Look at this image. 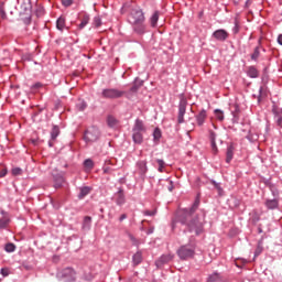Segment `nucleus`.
I'll use <instances>...</instances> for the list:
<instances>
[{
	"label": "nucleus",
	"instance_id": "f257e3e1",
	"mask_svg": "<svg viewBox=\"0 0 282 282\" xmlns=\"http://www.w3.org/2000/svg\"><path fill=\"white\" fill-rule=\"evenodd\" d=\"M199 203V198H196L193 207L183 212V218L181 219L183 224H187L189 232L195 236H199L204 232L206 217V213L204 210H197Z\"/></svg>",
	"mask_w": 282,
	"mask_h": 282
},
{
	"label": "nucleus",
	"instance_id": "f03ea898",
	"mask_svg": "<svg viewBox=\"0 0 282 282\" xmlns=\"http://www.w3.org/2000/svg\"><path fill=\"white\" fill-rule=\"evenodd\" d=\"M128 22L132 25L134 33L142 35L147 31L145 15L141 9H132L130 15H128Z\"/></svg>",
	"mask_w": 282,
	"mask_h": 282
},
{
	"label": "nucleus",
	"instance_id": "7ed1b4c3",
	"mask_svg": "<svg viewBox=\"0 0 282 282\" xmlns=\"http://www.w3.org/2000/svg\"><path fill=\"white\" fill-rule=\"evenodd\" d=\"M177 256L181 260L193 259L195 256V246L194 245H184L177 250Z\"/></svg>",
	"mask_w": 282,
	"mask_h": 282
},
{
	"label": "nucleus",
	"instance_id": "20e7f679",
	"mask_svg": "<svg viewBox=\"0 0 282 282\" xmlns=\"http://www.w3.org/2000/svg\"><path fill=\"white\" fill-rule=\"evenodd\" d=\"M126 95L124 90H120L117 88H106L101 93V97L104 99H109V100H115V99H120Z\"/></svg>",
	"mask_w": 282,
	"mask_h": 282
},
{
	"label": "nucleus",
	"instance_id": "39448f33",
	"mask_svg": "<svg viewBox=\"0 0 282 282\" xmlns=\"http://www.w3.org/2000/svg\"><path fill=\"white\" fill-rule=\"evenodd\" d=\"M76 272L73 268H65L58 272V278L68 282L75 281Z\"/></svg>",
	"mask_w": 282,
	"mask_h": 282
},
{
	"label": "nucleus",
	"instance_id": "423d86ee",
	"mask_svg": "<svg viewBox=\"0 0 282 282\" xmlns=\"http://www.w3.org/2000/svg\"><path fill=\"white\" fill-rule=\"evenodd\" d=\"M100 132L97 128H90L85 132L84 140L86 142H95L99 139Z\"/></svg>",
	"mask_w": 282,
	"mask_h": 282
},
{
	"label": "nucleus",
	"instance_id": "0eeeda50",
	"mask_svg": "<svg viewBox=\"0 0 282 282\" xmlns=\"http://www.w3.org/2000/svg\"><path fill=\"white\" fill-rule=\"evenodd\" d=\"M186 107H187V100L185 98H182L180 101L178 117H177V121L180 124L184 122V115L186 111Z\"/></svg>",
	"mask_w": 282,
	"mask_h": 282
},
{
	"label": "nucleus",
	"instance_id": "6e6552de",
	"mask_svg": "<svg viewBox=\"0 0 282 282\" xmlns=\"http://www.w3.org/2000/svg\"><path fill=\"white\" fill-rule=\"evenodd\" d=\"M213 37L216 41L224 42L229 37V33L224 29H218V30L213 32Z\"/></svg>",
	"mask_w": 282,
	"mask_h": 282
},
{
	"label": "nucleus",
	"instance_id": "1a4fd4ad",
	"mask_svg": "<svg viewBox=\"0 0 282 282\" xmlns=\"http://www.w3.org/2000/svg\"><path fill=\"white\" fill-rule=\"evenodd\" d=\"M173 261V254L169 253V254H163L159 260L155 261V265L158 268L163 267L164 264L169 263Z\"/></svg>",
	"mask_w": 282,
	"mask_h": 282
},
{
	"label": "nucleus",
	"instance_id": "9d476101",
	"mask_svg": "<svg viewBox=\"0 0 282 282\" xmlns=\"http://www.w3.org/2000/svg\"><path fill=\"white\" fill-rule=\"evenodd\" d=\"M267 96H268V88L265 85H263L259 88L258 94H253V97L258 99V102H260L261 99L265 98Z\"/></svg>",
	"mask_w": 282,
	"mask_h": 282
},
{
	"label": "nucleus",
	"instance_id": "9b49d317",
	"mask_svg": "<svg viewBox=\"0 0 282 282\" xmlns=\"http://www.w3.org/2000/svg\"><path fill=\"white\" fill-rule=\"evenodd\" d=\"M132 132H139V133L145 132V127H144L143 121H141V119H135Z\"/></svg>",
	"mask_w": 282,
	"mask_h": 282
},
{
	"label": "nucleus",
	"instance_id": "f8f14e48",
	"mask_svg": "<svg viewBox=\"0 0 282 282\" xmlns=\"http://www.w3.org/2000/svg\"><path fill=\"white\" fill-rule=\"evenodd\" d=\"M59 135V128L58 127H53V130L51 131V141H48V147H54V141L57 139Z\"/></svg>",
	"mask_w": 282,
	"mask_h": 282
},
{
	"label": "nucleus",
	"instance_id": "ddd939ff",
	"mask_svg": "<svg viewBox=\"0 0 282 282\" xmlns=\"http://www.w3.org/2000/svg\"><path fill=\"white\" fill-rule=\"evenodd\" d=\"M206 118L207 111L205 109L200 110V112L196 116V120L199 127H202L205 123Z\"/></svg>",
	"mask_w": 282,
	"mask_h": 282
},
{
	"label": "nucleus",
	"instance_id": "4468645a",
	"mask_svg": "<svg viewBox=\"0 0 282 282\" xmlns=\"http://www.w3.org/2000/svg\"><path fill=\"white\" fill-rule=\"evenodd\" d=\"M234 153H235V147H234V144H231L227 148V152H226L227 164H229L231 162V160H234Z\"/></svg>",
	"mask_w": 282,
	"mask_h": 282
},
{
	"label": "nucleus",
	"instance_id": "2eb2a0df",
	"mask_svg": "<svg viewBox=\"0 0 282 282\" xmlns=\"http://www.w3.org/2000/svg\"><path fill=\"white\" fill-rule=\"evenodd\" d=\"M66 28V19L64 17H59L56 20V29L61 32H63Z\"/></svg>",
	"mask_w": 282,
	"mask_h": 282
},
{
	"label": "nucleus",
	"instance_id": "dca6fc26",
	"mask_svg": "<svg viewBox=\"0 0 282 282\" xmlns=\"http://www.w3.org/2000/svg\"><path fill=\"white\" fill-rule=\"evenodd\" d=\"M143 261L142 252L138 251L132 256V263L133 265H139Z\"/></svg>",
	"mask_w": 282,
	"mask_h": 282
},
{
	"label": "nucleus",
	"instance_id": "f3484780",
	"mask_svg": "<svg viewBox=\"0 0 282 282\" xmlns=\"http://www.w3.org/2000/svg\"><path fill=\"white\" fill-rule=\"evenodd\" d=\"M160 20V12L155 11L150 18V24L152 28H156Z\"/></svg>",
	"mask_w": 282,
	"mask_h": 282
},
{
	"label": "nucleus",
	"instance_id": "a211bd4d",
	"mask_svg": "<svg viewBox=\"0 0 282 282\" xmlns=\"http://www.w3.org/2000/svg\"><path fill=\"white\" fill-rule=\"evenodd\" d=\"M89 193H91V187H89V186L80 187L78 198L84 199L87 195H89Z\"/></svg>",
	"mask_w": 282,
	"mask_h": 282
},
{
	"label": "nucleus",
	"instance_id": "6ab92c4d",
	"mask_svg": "<svg viewBox=\"0 0 282 282\" xmlns=\"http://www.w3.org/2000/svg\"><path fill=\"white\" fill-rule=\"evenodd\" d=\"M132 140L135 144H141L143 142V132H133Z\"/></svg>",
	"mask_w": 282,
	"mask_h": 282
},
{
	"label": "nucleus",
	"instance_id": "aec40b11",
	"mask_svg": "<svg viewBox=\"0 0 282 282\" xmlns=\"http://www.w3.org/2000/svg\"><path fill=\"white\" fill-rule=\"evenodd\" d=\"M137 166L142 174H145L148 172V162L147 161H139L137 163Z\"/></svg>",
	"mask_w": 282,
	"mask_h": 282
},
{
	"label": "nucleus",
	"instance_id": "412c9836",
	"mask_svg": "<svg viewBox=\"0 0 282 282\" xmlns=\"http://www.w3.org/2000/svg\"><path fill=\"white\" fill-rule=\"evenodd\" d=\"M83 229H85V230L91 229V217H89V216L84 217Z\"/></svg>",
	"mask_w": 282,
	"mask_h": 282
},
{
	"label": "nucleus",
	"instance_id": "4be33fe9",
	"mask_svg": "<svg viewBox=\"0 0 282 282\" xmlns=\"http://www.w3.org/2000/svg\"><path fill=\"white\" fill-rule=\"evenodd\" d=\"M87 24H89V15L85 14L82 18V22L79 23L78 29L84 30L87 26Z\"/></svg>",
	"mask_w": 282,
	"mask_h": 282
},
{
	"label": "nucleus",
	"instance_id": "5701e85b",
	"mask_svg": "<svg viewBox=\"0 0 282 282\" xmlns=\"http://www.w3.org/2000/svg\"><path fill=\"white\" fill-rule=\"evenodd\" d=\"M214 115H215V118H216L218 121L223 122V121L225 120V115H224V111H223V110H220V109H215V110H214Z\"/></svg>",
	"mask_w": 282,
	"mask_h": 282
},
{
	"label": "nucleus",
	"instance_id": "b1692460",
	"mask_svg": "<svg viewBox=\"0 0 282 282\" xmlns=\"http://www.w3.org/2000/svg\"><path fill=\"white\" fill-rule=\"evenodd\" d=\"M247 74H248L249 77L256 78V77H258L259 72L257 70V68L251 66V67L248 68Z\"/></svg>",
	"mask_w": 282,
	"mask_h": 282
},
{
	"label": "nucleus",
	"instance_id": "393cba45",
	"mask_svg": "<svg viewBox=\"0 0 282 282\" xmlns=\"http://www.w3.org/2000/svg\"><path fill=\"white\" fill-rule=\"evenodd\" d=\"M156 163L159 164L158 171H159L160 173H164V169L166 167L165 161L162 160V159H158V160H156Z\"/></svg>",
	"mask_w": 282,
	"mask_h": 282
},
{
	"label": "nucleus",
	"instance_id": "a878e982",
	"mask_svg": "<svg viewBox=\"0 0 282 282\" xmlns=\"http://www.w3.org/2000/svg\"><path fill=\"white\" fill-rule=\"evenodd\" d=\"M54 187L55 188H59V187H62L63 186V184H64V177L63 176H57V177H55L54 178Z\"/></svg>",
	"mask_w": 282,
	"mask_h": 282
},
{
	"label": "nucleus",
	"instance_id": "bb28decb",
	"mask_svg": "<svg viewBox=\"0 0 282 282\" xmlns=\"http://www.w3.org/2000/svg\"><path fill=\"white\" fill-rule=\"evenodd\" d=\"M124 202H126L124 194H123L122 189H120V191L118 192L117 204H118L119 206H121V205L124 204Z\"/></svg>",
	"mask_w": 282,
	"mask_h": 282
},
{
	"label": "nucleus",
	"instance_id": "cd10ccee",
	"mask_svg": "<svg viewBox=\"0 0 282 282\" xmlns=\"http://www.w3.org/2000/svg\"><path fill=\"white\" fill-rule=\"evenodd\" d=\"M265 205L269 209H275L278 207L279 203L275 199L274 200H267Z\"/></svg>",
	"mask_w": 282,
	"mask_h": 282
},
{
	"label": "nucleus",
	"instance_id": "c85d7f7f",
	"mask_svg": "<svg viewBox=\"0 0 282 282\" xmlns=\"http://www.w3.org/2000/svg\"><path fill=\"white\" fill-rule=\"evenodd\" d=\"M234 34H238L240 32V21L238 18H235V26L232 29Z\"/></svg>",
	"mask_w": 282,
	"mask_h": 282
},
{
	"label": "nucleus",
	"instance_id": "c756f323",
	"mask_svg": "<svg viewBox=\"0 0 282 282\" xmlns=\"http://www.w3.org/2000/svg\"><path fill=\"white\" fill-rule=\"evenodd\" d=\"M161 138H162V131L159 128H156L153 132V139L154 141H160Z\"/></svg>",
	"mask_w": 282,
	"mask_h": 282
},
{
	"label": "nucleus",
	"instance_id": "7c9ffc66",
	"mask_svg": "<svg viewBox=\"0 0 282 282\" xmlns=\"http://www.w3.org/2000/svg\"><path fill=\"white\" fill-rule=\"evenodd\" d=\"M84 166L86 170H89V171L94 170V161H91L90 159L86 160L84 162Z\"/></svg>",
	"mask_w": 282,
	"mask_h": 282
},
{
	"label": "nucleus",
	"instance_id": "2f4dec72",
	"mask_svg": "<svg viewBox=\"0 0 282 282\" xmlns=\"http://www.w3.org/2000/svg\"><path fill=\"white\" fill-rule=\"evenodd\" d=\"M210 138H212V150H213L214 152H217L216 134H215L214 132H212Z\"/></svg>",
	"mask_w": 282,
	"mask_h": 282
},
{
	"label": "nucleus",
	"instance_id": "473e14b6",
	"mask_svg": "<svg viewBox=\"0 0 282 282\" xmlns=\"http://www.w3.org/2000/svg\"><path fill=\"white\" fill-rule=\"evenodd\" d=\"M107 122L109 127L113 128L117 124V119L113 116H109Z\"/></svg>",
	"mask_w": 282,
	"mask_h": 282
},
{
	"label": "nucleus",
	"instance_id": "72a5a7b5",
	"mask_svg": "<svg viewBox=\"0 0 282 282\" xmlns=\"http://www.w3.org/2000/svg\"><path fill=\"white\" fill-rule=\"evenodd\" d=\"M6 251H7L8 253L14 252V251H15V246H14V243H7V245H6Z\"/></svg>",
	"mask_w": 282,
	"mask_h": 282
},
{
	"label": "nucleus",
	"instance_id": "f704fd0d",
	"mask_svg": "<svg viewBox=\"0 0 282 282\" xmlns=\"http://www.w3.org/2000/svg\"><path fill=\"white\" fill-rule=\"evenodd\" d=\"M218 280H219V274L213 273L212 275H209V279L207 280V282H217Z\"/></svg>",
	"mask_w": 282,
	"mask_h": 282
},
{
	"label": "nucleus",
	"instance_id": "c9c22d12",
	"mask_svg": "<svg viewBox=\"0 0 282 282\" xmlns=\"http://www.w3.org/2000/svg\"><path fill=\"white\" fill-rule=\"evenodd\" d=\"M12 175L13 176H19L22 174V169L20 167H13L12 171H11Z\"/></svg>",
	"mask_w": 282,
	"mask_h": 282
},
{
	"label": "nucleus",
	"instance_id": "e433bc0d",
	"mask_svg": "<svg viewBox=\"0 0 282 282\" xmlns=\"http://www.w3.org/2000/svg\"><path fill=\"white\" fill-rule=\"evenodd\" d=\"M25 12H26V18H25L24 22H25V24H30V22H31L30 9L25 8Z\"/></svg>",
	"mask_w": 282,
	"mask_h": 282
},
{
	"label": "nucleus",
	"instance_id": "4c0bfd02",
	"mask_svg": "<svg viewBox=\"0 0 282 282\" xmlns=\"http://www.w3.org/2000/svg\"><path fill=\"white\" fill-rule=\"evenodd\" d=\"M73 0H62V6H64L65 8H69V6H73Z\"/></svg>",
	"mask_w": 282,
	"mask_h": 282
},
{
	"label": "nucleus",
	"instance_id": "58836bf2",
	"mask_svg": "<svg viewBox=\"0 0 282 282\" xmlns=\"http://www.w3.org/2000/svg\"><path fill=\"white\" fill-rule=\"evenodd\" d=\"M94 25L95 28H99L101 25V20L99 17L94 18Z\"/></svg>",
	"mask_w": 282,
	"mask_h": 282
},
{
	"label": "nucleus",
	"instance_id": "ea45409f",
	"mask_svg": "<svg viewBox=\"0 0 282 282\" xmlns=\"http://www.w3.org/2000/svg\"><path fill=\"white\" fill-rule=\"evenodd\" d=\"M259 55H260L259 50L256 48L254 52H253V54L251 55V59H252V61H257L258 57H259Z\"/></svg>",
	"mask_w": 282,
	"mask_h": 282
},
{
	"label": "nucleus",
	"instance_id": "a19ab883",
	"mask_svg": "<svg viewBox=\"0 0 282 282\" xmlns=\"http://www.w3.org/2000/svg\"><path fill=\"white\" fill-rule=\"evenodd\" d=\"M1 274L7 278L8 275H10V271L8 270V268H2L1 269Z\"/></svg>",
	"mask_w": 282,
	"mask_h": 282
},
{
	"label": "nucleus",
	"instance_id": "79ce46f5",
	"mask_svg": "<svg viewBox=\"0 0 282 282\" xmlns=\"http://www.w3.org/2000/svg\"><path fill=\"white\" fill-rule=\"evenodd\" d=\"M8 226V219L0 220V229L6 228Z\"/></svg>",
	"mask_w": 282,
	"mask_h": 282
},
{
	"label": "nucleus",
	"instance_id": "37998d69",
	"mask_svg": "<svg viewBox=\"0 0 282 282\" xmlns=\"http://www.w3.org/2000/svg\"><path fill=\"white\" fill-rule=\"evenodd\" d=\"M238 113H239V107L235 106V111H232L234 118L237 120L238 119Z\"/></svg>",
	"mask_w": 282,
	"mask_h": 282
},
{
	"label": "nucleus",
	"instance_id": "c03bdc74",
	"mask_svg": "<svg viewBox=\"0 0 282 282\" xmlns=\"http://www.w3.org/2000/svg\"><path fill=\"white\" fill-rule=\"evenodd\" d=\"M8 175V170L7 169H3L0 171V178H3Z\"/></svg>",
	"mask_w": 282,
	"mask_h": 282
},
{
	"label": "nucleus",
	"instance_id": "a18cd8bd",
	"mask_svg": "<svg viewBox=\"0 0 282 282\" xmlns=\"http://www.w3.org/2000/svg\"><path fill=\"white\" fill-rule=\"evenodd\" d=\"M145 216H154L156 214V210H147L143 213Z\"/></svg>",
	"mask_w": 282,
	"mask_h": 282
},
{
	"label": "nucleus",
	"instance_id": "49530a36",
	"mask_svg": "<svg viewBox=\"0 0 282 282\" xmlns=\"http://www.w3.org/2000/svg\"><path fill=\"white\" fill-rule=\"evenodd\" d=\"M262 252V248L261 247H258L256 252H254V257H259Z\"/></svg>",
	"mask_w": 282,
	"mask_h": 282
},
{
	"label": "nucleus",
	"instance_id": "de8ad7c7",
	"mask_svg": "<svg viewBox=\"0 0 282 282\" xmlns=\"http://www.w3.org/2000/svg\"><path fill=\"white\" fill-rule=\"evenodd\" d=\"M42 84L41 83H36L35 85H33V89H40L42 88Z\"/></svg>",
	"mask_w": 282,
	"mask_h": 282
},
{
	"label": "nucleus",
	"instance_id": "09e8293b",
	"mask_svg": "<svg viewBox=\"0 0 282 282\" xmlns=\"http://www.w3.org/2000/svg\"><path fill=\"white\" fill-rule=\"evenodd\" d=\"M104 174H111L110 167H104Z\"/></svg>",
	"mask_w": 282,
	"mask_h": 282
},
{
	"label": "nucleus",
	"instance_id": "8fccbe9b",
	"mask_svg": "<svg viewBox=\"0 0 282 282\" xmlns=\"http://www.w3.org/2000/svg\"><path fill=\"white\" fill-rule=\"evenodd\" d=\"M276 122L280 127L282 126V116H278Z\"/></svg>",
	"mask_w": 282,
	"mask_h": 282
},
{
	"label": "nucleus",
	"instance_id": "3c124183",
	"mask_svg": "<svg viewBox=\"0 0 282 282\" xmlns=\"http://www.w3.org/2000/svg\"><path fill=\"white\" fill-rule=\"evenodd\" d=\"M278 43H279L280 45H282V34H280V35L278 36Z\"/></svg>",
	"mask_w": 282,
	"mask_h": 282
},
{
	"label": "nucleus",
	"instance_id": "603ef678",
	"mask_svg": "<svg viewBox=\"0 0 282 282\" xmlns=\"http://www.w3.org/2000/svg\"><path fill=\"white\" fill-rule=\"evenodd\" d=\"M86 108H87V104L86 102H82L80 110H85Z\"/></svg>",
	"mask_w": 282,
	"mask_h": 282
},
{
	"label": "nucleus",
	"instance_id": "864d4df0",
	"mask_svg": "<svg viewBox=\"0 0 282 282\" xmlns=\"http://www.w3.org/2000/svg\"><path fill=\"white\" fill-rule=\"evenodd\" d=\"M170 184H171V185H170V187H169V191H170V192H173V181H171Z\"/></svg>",
	"mask_w": 282,
	"mask_h": 282
},
{
	"label": "nucleus",
	"instance_id": "5fc2aeb1",
	"mask_svg": "<svg viewBox=\"0 0 282 282\" xmlns=\"http://www.w3.org/2000/svg\"><path fill=\"white\" fill-rule=\"evenodd\" d=\"M126 218H127V215L123 214V215L120 217V221H123Z\"/></svg>",
	"mask_w": 282,
	"mask_h": 282
},
{
	"label": "nucleus",
	"instance_id": "6e6d98bb",
	"mask_svg": "<svg viewBox=\"0 0 282 282\" xmlns=\"http://www.w3.org/2000/svg\"><path fill=\"white\" fill-rule=\"evenodd\" d=\"M153 231H154V228H151L148 230V234H153Z\"/></svg>",
	"mask_w": 282,
	"mask_h": 282
},
{
	"label": "nucleus",
	"instance_id": "4d7b16f0",
	"mask_svg": "<svg viewBox=\"0 0 282 282\" xmlns=\"http://www.w3.org/2000/svg\"><path fill=\"white\" fill-rule=\"evenodd\" d=\"M33 143H34V144H36V141H35V140H33Z\"/></svg>",
	"mask_w": 282,
	"mask_h": 282
}]
</instances>
